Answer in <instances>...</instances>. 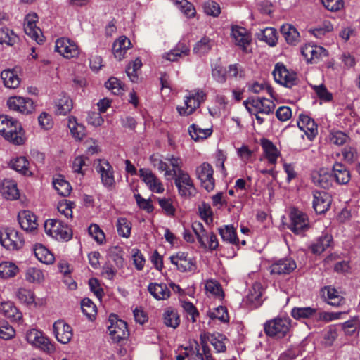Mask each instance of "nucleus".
I'll use <instances>...</instances> for the list:
<instances>
[{
  "instance_id": "64",
  "label": "nucleus",
  "mask_w": 360,
  "mask_h": 360,
  "mask_svg": "<svg viewBox=\"0 0 360 360\" xmlns=\"http://www.w3.org/2000/svg\"><path fill=\"white\" fill-rule=\"evenodd\" d=\"M349 139V136L342 131H335L331 133L330 141L338 146H342Z\"/></svg>"
},
{
  "instance_id": "16",
  "label": "nucleus",
  "mask_w": 360,
  "mask_h": 360,
  "mask_svg": "<svg viewBox=\"0 0 360 360\" xmlns=\"http://www.w3.org/2000/svg\"><path fill=\"white\" fill-rule=\"evenodd\" d=\"M301 53L307 63H316L320 59L328 54L326 49L314 44H306L302 47Z\"/></svg>"
},
{
  "instance_id": "40",
  "label": "nucleus",
  "mask_w": 360,
  "mask_h": 360,
  "mask_svg": "<svg viewBox=\"0 0 360 360\" xmlns=\"http://www.w3.org/2000/svg\"><path fill=\"white\" fill-rule=\"evenodd\" d=\"M315 314H316V309L310 307H294L291 311V316L297 320L315 318Z\"/></svg>"
},
{
  "instance_id": "47",
  "label": "nucleus",
  "mask_w": 360,
  "mask_h": 360,
  "mask_svg": "<svg viewBox=\"0 0 360 360\" xmlns=\"http://www.w3.org/2000/svg\"><path fill=\"white\" fill-rule=\"evenodd\" d=\"M321 300L328 304L338 307L345 304V300L340 294H322Z\"/></svg>"
},
{
  "instance_id": "60",
  "label": "nucleus",
  "mask_w": 360,
  "mask_h": 360,
  "mask_svg": "<svg viewBox=\"0 0 360 360\" xmlns=\"http://www.w3.org/2000/svg\"><path fill=\"white\" fill-rule=\"evenodd\" d=\"M105 86L115 95L122 94L123 91L122 82L116 77H110L105 83Z\"/></svg>"
},
{
  "instance_id": "61",
  "label": "nucleus",
  "mask_w": 360,
  "mask_h": 360,
  "mask_svg": "<svg viewBox=\"0 0 360 360\" xmlns=\"http://www.w3.org/2000/svg\"><path fill=\"white\" fill-rule=\"evenodd\" d=\"M178 270L181 272H193L196 269L195 262L193 259L189 258L184 261H176V265Z\"/></svg>"
},
{
  "instance_id": "43",
  "label": "nucleus",
  "mask_w": 360,
  "mask_h": 360,
  "mask_svg": "<svg viewBox=\"0 0 360 360\" xmlns=\"http://www.w3.org/2000/svg\"><path fill=\"white\" fill-rule=\"evenodd\" d=\"M19 41L18 36L12 30L8 27L0 29V44H6L8 46H13Z\"/></svg>"
},
{
  "instance_id": "35",
  "label": "nucleus",
  "mask_w": 360,
  "mask_h": 360,
  "mask_svg": "<svg viewBox=\"0 0 360 360\" xmlns=\"http://www.w3.org/2000/svg\"><path fill=\"white\" fill-rule=\"evenodd\" d=\"M53 185L57 193L63 197L68 196L72 191L70 184L66 181L63 176L58 175L57 177L53 178Z\"/></svg>"
},
{
  "instance_id": "9",
  "label": "nucleus",
  "mask_w": 360,
  "mask_h": 360,
  "mask_svg": "<svg viewBox=\"0 0 360 360\" xmlns=\"http://www.w3.org/2000/svg\"><path fill=\"white\" fill-rule=\"evenodd\" d=\"M206 98V94L201 89H198L190 93L185 100V106L177 107V110L181 115H191Z\"/></svg>"
},
{
  "instance_id": "17",
  "label": "nucleus",
  "mask_w": 360,
  "mask_h": 360,
  "mask_svg": "<svg viewBox=\"0 0 360 360\" xmlns=\"http://www.w3.org/2000/svg\"><path fill=\"white\" fill-rule=\"evenodd\" d=\"M140 178L152 192L162 193L165 188L160 179L149 169L141 168L139 170Z\"/></svg>"
},
{
  "instance_id": "8",
  "label": "nucleus",
  "mask_w": 360,
  "mask_h": 360,
  "mask_svg": "<svg viewBox=\"0 0 360 360\" xmlns=\"http://www.w3.org/2000/svg\"><path fill=\"white\" fill-rule=\"evenodd\" d=\"M195 174L203 188L207 192L214 190L215 187V179L213 176L214 169L210 163L205 162L197 167Z\"/></svg>"
},
{
  "instance_id": "12",
  "label": "nucleus",
  "mask_w": 360,
  "mask_h": 360,
  "mask_svg": "<svg viewBox=\"0 0 360 360\" xmlns=\"http://www.w3.org/2000/svg\"><path fill=\"white\" fill-rule=\"evenodd\" d=\"M243 105L245 108H252L253 110L265 115L272 114L276 107L273 101L259 96L249 97L243 101Z\"/></svg>"
},
{
  "instance_id": "19",
  "label": "nucleus",
  "mask_w": 360,
  "mask_h": 360,
  "mask_svg": "<svg viewBox=\"0 0 360 360\" xmlns=\"http://www.w3.org/2000/svg\"><path fill=\"white\" fill-rule=\"evenodd\" d=\"M313 197V207L317 214H323L330 208L331 197L328 193L314 191Z\"/></svg>"
},
{
  "instance_id": "6",
  "label": "nucleus",
  "mask_w": 360,
  "mask_h": 360,
  "mask_svg": "<svg viewBox=\"0 0 360 360\" xmlns=\"http://www.w3.org/2000/svg\"><path fill=\"white\" fill-rule=\"evenodd\" d=\"M177 172L172 176L174 177V184L178 189L179 195L181 197L193 195L195 188L189 174L183 169H179Z\"/></svg>"
},
{
  "instance_id": "4",
  "label": "nucleus",
  "mask_w": 360,
  "mask_h": 360,
  "mask_svg": "<svg viewBox=\"0 0 360 360\" xmlns=\"http://www.w3.org/2000/svg\"><path fill=\"white\" fill-rule=\"evenodd\" d=\"M290 322L289 318H275L264 323V330L268 336L282 338L288 333Z\"/></svg>"
},
{
  "instance_id": "13",
  "label": "nucleus",
  "mask_w": 360,
  "mask_h": 360,
  "mask_svg": "<svg viewBox=\"0 0 360 360\" xmlns=\"http://www.w3.org/2000/svg\"><path fill=\"white\" fill-rule=\"evenodd\" d=\"M7 105L11 110L27 115L32 113L35 109L34 103L31 98L20 96L10 97L7 101Z\"/></svg>"
},
{
  "instance_id": "44",
  "label": "nucleus",
  "mask_w": 360,
  "mask_h": 360,
  "mask_svg": "<svg viewBox=\"0 0 360 360\" xmlns=\"http://www.w3.org/2000/svg\"><path fill=\"white\" fill-rule=\"evenodd\" d=\"M117 230L119 236L128 238L131 236V223L125 217H120L117 219Z\"/></svg>"
},
{
  "instance_id": "2",
  "label": "nucleus",
  "mask_w": 360,
  "mask_h": 360,
  "mask_svg": "<svg viewBox=\"0 0 360 360\" xmlns=\"http://www.w3.org/2000/svg\"><path fill=\"white\" fill-rule=\"evenodd\" d=\"M44 229L47 235L57 240L68 241L72 237L71 229L58 219H47L44 223Z\"/></svg>"
},
{
  "instance_id": "31",
  "label": "nucleus",
  "mask_w": 360,
  "mask_h": 360,
  "mask_svg": "<svg viewBox=\"0 0 360 360\" xmlns=\"http://www.w3.org/2000/svg\"><path fill=\"white\" fill-rule=\"evenodd\" d=\"M164 324L167 327L176 328L180 324V316L176 309L169 307H167L162 314Z\"/></svg>"
},
{
  "instance_id": "29",
  "label": "nucleus",
  "mask_w": 360,
  "mask_h": 360,
  "mask_svg": "<svg viewBox=\"0 0 360 360\" xmlns=\"http://www.w3.org/2000/svg\"><path fill=\"white\" fill-rule=\"evenodd\" d=\"M1 78L4 86L9 89H16L20 84V79L13 69L3 70L1 73Z\"/></svg>"
},
{
  "instance_id": "10",
  "label": "nucleus",
  "mask_w": 360,
  "mask_h": 360,
  "mask_svg": "<svg viewBox=\"0 0 360 360\" xmlns=\"http://www.w3.org/2000/svg\"><path fill=\"white\" fill-rule=\"evenodd\" d=\"M108 323L109 334L115 341L119 342L128 337L129 330L127 323L118 319L117 315L111 314L108 319Z\"/></svg>"
},
{
  "instance_id": "26",
  "label": "nucleus",
  "mask_w": 360,
  "mask_h": 360,
  "mask_svg": "<svg viewBox=\"0 0 360 360\" xmlns=\"http://www.w3.org/2000/svg\"><path fill=\"white\" fill-rule=\"evenodd\" d=\"M190 53V47L186 41H180L175 47L166 53L165 58L169 61H177L179 58L186 56Z\"/></svg>"
},
{
  "instance_id": "18",
  "label": "nucleus",
  "mask_w": 360,
  "mask_h": 360,
  "mask_svg": "<svg viewBox=\"0 0 360 360\" xmlns=\"http://www.w3.org/2000/svg\"><path fill=\"white\" fill-rule=\"evenodd\" d=\"M53 330L56 338L62 344L68 343L73 335L72 327L63 320L56 321L53 326Z\"/></svg>"
},
{
  "instance_id": "24",
  "label": "nucleus",
  "mask_w": 360,
  "mask_h": 360,
  "mask_svg": "<svg viewBox=\"0 0 360 360\" xmlns=\"http://www.w3.org/2000/svg\"><path fill=\"white\" fill-rule=\"evenodd\" d=\"M332 173L334 180L339 185H345L350 181V172L342 163L335 162L333 166Z\"/></svg>"
},
{
  "instance_id": "30",
  "label": "nucleus",
  "mask_w": 360,
  "mask_h": 360,
  "mask_svg": "<svg viewBox=\"0 0 360 360\" xmlns=\"http://www.w3.org/2000/svg\"><path fill=\"white\" fill-rule=\"evenodd\" d=\"M261 146L268 162L270 164H276L280 153L274 143L270 140L263 138L261 139Z\"/></svg>"
},
{
  "instance_id": "22",
  "label": "nucleus",
  "mask_w": 360,
  "mask_h": 360,
  "mask_svg": "<svg viewBox=\"0 0 360 360\" xmlns=\"http://www.w3.org/2000/svg\"><path fill=\"white\" fill-rule=\"evenodd\" d=\"M231 35L235 39L236 45L243 51H247V46L250 44L252 38L248 30L238 25L231 27Z\"/></svg>"
},
{
  "instance_id": "59",
  "label": "nucleus",
  "mask_w": 360,
  "mask_h": 360,
  "mask_svg": "<svg viewBox=\"0 0 360 360\" xmlns=\"http://www.w3.org/2000/svg\"><path fill=\"white\" fill-rule=\"evenodd\" d=\"M15 330L14 328L5 321L0 322V338L4 340H11L14 338Z\"/></svg>"
},
{
  "instance_id": "15",
  "label": "nucleus",
  "mask_w": 360,
  "mask_h": 360,
  "mask_svg": "<svg viewBox=\"0 0 360 360\" xmlns=\"http://www.w3.org/2000/svg\"><path fill=\"white\" fill-rule=\"evenodd\" d=\"M26 340L30 344L44 352H50L53 350V345L49 342V339L41 331L35 328L30 329L26 333Z\"/></svg>"
},
{
  "instance_id": "20",
  "label": "nucleus",
  "mask_w": 360,
  "mask_h": 360,
  "mask_svg": "<svg viewBox=\"0 0 360 360\" xmlns=\"http://www.w3.org/2000/svg\"><path fill=\"white\" fill-rule=\"evenodd\" d=\"M0 314L11 322L22 323V314L12 302L6 301L0 303Z\"/></svg>"
},
{
  "instance_id": "32",
  "label": "nucleus",
  "mask_w": 360,
  "mask_h": 360,
  "mask_svg": "<svg viewBox=\"0 0 360 360\" xmlns=\"http://www.w3.org/2000/svg\"><path fill=\"white\" fill-rule=\"evenodd\" d=\"M333 241V237L328 233H323L310 247L314 254H321L324 252Z\"/></svg>"
},
{
  "instance_id": "45",
  "label": "nucleus",
  "mask_w": 360,
  "mask_h": 360,
  "mask_svg": "<svg viewBox=\"0 0 360 360\" xmlns=\"http://www.w3.org/2000/svg\"><path fill=\"white\" fill-rule=\"evenodd\" d=\"M229 340L225 335L217 333L211 335L210 342L217 352H224Z\"/></svg>"
},
{
  "instance_id": "39",
  "label": "nucleus",
  "mask_w": 360,
  "mask_h": 360,
  "mask_svg": "<svg viewBox=\"0 0 360 360\" xmlns=\"http://www.w3.org/2000/svg\"><path fill=\"white\" fill-rule=\"evenodd\" d=\"M259 40L265 41L271 46H276L277 43V32L276 30L272 27H266L260 31L257 34Z\"/></svg>"
},
{
  "instance_id": "23",
  "label": "nucleus",
  "mask_w": 360,
  "mask_h": 360,
  "mask_svg": "<svg viewBox=\"0 0 360 360\" xmlns=\"http://www.w3.org/2000/svg\"><path fill=\"white\" fill-rule=\"evenodd\" d=\"M20 227L26 231H32L37 229V217L30 210L20 211L18 214Z\"/></svg>"
},
{
  "instance_id": "33",
  "label": "nucleus",
  "mask_w": 360,
  "mask_h": 360,
  "mask_svg": "<svg viewBox=\"0 0 360 360\" xmlns=\"http://www.w3.org/2000/svg\"><path fill=\"white\" fill-rule=\"evenodd\" d=\"M219 233L224 241L233 245L239 243V238L237 236L236 229L233 225H225L218 229Z\"/></svg>"
},
{
  "instance_id": "41",
  "label": "nucleus",
  "mask_w": 360,
  "mask_h": 360,
  "mask_svg": "<svg viewBox=\"0 0 360 360\" xmlns=\"http://www.w3.org/2000/svg\"><path fill=\"white\" fill-rule=\"evenodd\" d=\"M188 132L192 139L195 141L205 139L211 136L212 129H201L197 124H193L188 128Z\"/></svg>"
},
{
  "instance_id": "5",
  "label": "nucleus",
  "mask_w": 360,
  "mask_h": 360,
  "mask_svg": "<svg viewBox=\"0 0 360 360\" xmlns=\"http://www.w3.org/2000/svg\"><path fill=\"white\" fill-rule=\"evenodd\" d=\"M96 172L100 175L102 185L109 191L115 187V170L111 164L105 159H98L95 167Z\"/></svg>"
},
{
  "instance_id": "48",
  "label": "nucleus",
  "mask_w": 360,
  "mask_h": 360,
  "mask_svg": "<svg viewBox=\"0 0 360 360\" xmlns=\"http://www.w3.org/2000/svg\"><path fill=\"white\" fill-rule=\"evenodd\" d=\"M338 336V329L335 326H330L323 334L322 343L325 347H330Z\"/></svg>"
},
{
  "instance_id": "56",
  "label": "nucleus",
  "mask_w": 360,
  "mask_h": 360,
  "mask_svg": "<svg viewBox=\"0 0 360 360\" xmlns=\"http://www.w3.org/2000/svg\"><path fill=\"white\" fill-rule=\"evenodd\" d=\"M192 229L194 231L200 246L207 248V243L205 241V236L207 233L203 224L200 222H195L192 224Z\"/></svg>"
},
{
  "instance_id": "38",
  "label": "nucleus",
  "mask_w": 360,
  "mask_h": 360,
  "mask_svg": "<svg viewBox=\"0 0 360 360\" xmlns=\"http://www.w3.org/2000/svg\"><path fill=\"white\" fill-rule=\"evenodd\" d=\"M37 259L44 264H51L54 262V256L41 244L37 245L34 249Z\"/></svg>"
},
{
  "instance_id": "49",
  "label": "nucleus",
  "mask_w": 360,
  "mask_h": 360,
  "mask_svg": "<svg viewBox=\"0 0 360 360\" xmlns=\"http://www.w3.org/2000/svg\"><path fill=\"white\" fill-rule=\"evenodd\" d=\"M109 257L112 259L115 265L120 268L123 266L124 262V251L121 247L113 246L109 250Z\"/></svg>"
},
{
  "instance_id": "63",
  "label": "nucleus",
  "mask_w": 360,
  "mask_h": 360,
  "mask_svg": "<svg viewBox=\"0 0 360 360\" xmlns=\"http://www.w3.org/2000/svg\"><path fill=\"white\" fill-rule=\"evenodd\" d=\"M42 271L37 268L30 267L25 274L26 280L29 282H39L43 278Z\"/></svg>"
},
{
  "instance_id": "53",
  "label": "nucleus",
  "mask_w": 360,
  "mask_h": 360,
  "mask_svg": "<svg viewBox=\"0 0 360 360\" xmlns=\"http://www.w3.org/2000/svg\"><path fill=\"white\" fill-rule=\"evenodd\" d=\"M208 315L211 319H218L224 323H226L229 320L227 309L222 306H219L214 308L213 311H210Z\"/></svg>"
},
{
  "instance_id": "3",
  "label": "nucleus",
  "mask_w": 360,
  "mask_h": 360,
  "mask_svg": "<svg viewBox=\"0 0 360 360\" xmlns=\"http://www.w3.org/2000/svg\"><path fill=\"white\" fill-rule=\"evenodd\" d=\"M0 243L8 250H18L25 244L22 233L11 227L0 229Z\"/></svg>"
},
{
  "instance_id": "57",
  "label": "nucleus",
  "mask_w": 360,
  "mask_h": 360,
  "mask_svg": "<svg viewBox=\"0 0 360 360\" xmlns=\"http://www.w3.org/2000/svg\"><path fill=\"white\" fill-rule=\"evenodd\" d=\"M24 30L26 34L34 39L37 43L40 44L43 41L39 37V35L41 34V30L37 27V25H32L31 22H25Z\"/></svg>"
},
{
  "instance_id": "37",
  "label": "nucleus",
  "mask_w": 360,
  "mask_h": 360,
  "mask_svg": "<svg viewBox=\"0 0 360 360\" xmlns=\"http://www.w3.org/2000/svg\"><path fill=\"white\" fill-rule=\"evenodd\" d=\"M56 114L66 115L72 109V101L66 94H61L60 98L56 101Z\"/></svg>"
},
{
  "instance_id": "42",
  "label": "nucleus",
  "mask_w": 360,
  "mask_h": 360,
  "mask_svg": "<svg viewBox=\"0 0 360 360\" xmlns=\"http://www.w3.org/2000/svg\"><path fill=\"white\" fill-rule=\"evenodd\" d=\"M68 128L72 136L78 140H82L85 135V127L84 125L77 122L75 117H70L68 120Z\"/></svg>"
},
{
  "instance_id": "27",
  "label": "nucleus",
  "mask_w": 360,
  "mask_h": 360,
  "mask_svg": "<svg viewBox=\"0 0 360 360\" xmlns=\"http://www.w3.org/2000/svg\"><path fill=\"white\" fill-rule=\"evenodd\" d=\"M131 46L130 40L124 36L120 37L112 45V52L116 58L121 60L124 58Z\"/></svg>"
},
{
  "instance_id": "11",
  "label": "nucleus",
  "mask_w": 360,
  "mask_h": 360,
  "mask_svg": "<svg viewBox=\"0 0 360 360\" xmlns=\"http://www.w3.org/2000/svg\"><path fill=\"white\" fill-rule=\"evenodd\" d=\"M272 75L276 82L285 87L292 88L297 84L296 73L290 72L282 63H276Z\"/></svg>"
},
{
  "instance_id": "7",
  "label": "nucleus",
  "mask_w": 360,
  "mask_h": 360,
  "mask_svg": "<svg viewBox=\"0 0 360 360\" xmlns=\"http://www.w3.org/2000/svg\"><path fill=\"white\" fill-rule=\"evenodd\" d=\"M289 229L296 235L304 236L309 229V220L307 214L298 210H293L290 214Z\"/></svg>"
},
{
  "instance_id": "51",
  "label": "nucleus",
  "mask_w": 360,
  "mask_h": 360,
  "mask_svg": "<svg viewBox=\"0 0 360 360\" xmlns=\"http://www.w3.org/2000/svg\"><path fill=\"white\" fill-rule=\"evenodd\" d=\"M211 48V40L208 37H203L195 44L193 52L198 56H202L208 53Z\"/></svg>"
},
{
  "instance_id": "25",
  "label": "nucleus",
  "mask_w": 360,
  "mask_h": 360,
  "mask_svg": "<svg viewBox=\"0 0 360 360\" xmlns=\"http://www.w3.org/2000/svg\"><path fill=\"white\" fill-rule=\"evenodd\" d=\"M1 193L4 198L9 200H16L20 196L17 184L12 179H4L2 181Z\"/></svg>"
},
{
  "instance_id": "14",
  "label": "nucleus",
  "mask_w": 360,
  "mask_h": 360,
  "mask_svg": "<svg viewBox=\"0 0 360 360\" xmlns=\"http://www.w3.org/2000/svg\"><path fill=\"white\" fill-rule=\"evenodd\" d=\"M55 51L66 58L77 57L79 53L77 44L65 37H61L56 40Z\"/></svg>"
},
{
  "instance_id": "58",
  "label": "nucleus",
  "mask_w": 360,
  "mask_h": 360,
  "mask_svg": "<svg viewBox=\"0 0 360 360\" xmlns=\"http://www.w3.org/2000/svg\"><path fill=\"white\" fill-rule=\"evenodd\" d=\"M204 12L213 17H217L221 13V8L218 3L213 1H208L203 4Z\"/></svg>"
},
{
  "instance_id": "50",
  "label": "nucleus",
  "mask_w": 360,
  "mask_h": 360,
  "mask_svg": "<svg viewBox=\"0 0 360 360\" xmlns=\"http://www.w3.org/2000/svg\"><path fill=\"white\" fill-rule=\"evenodd\" d=\"M342 329L348 335H354L360 328V320L355 316L342 324Z\"/></svg>"
},
{
  "instance_id": "54",
  "label": "nucleus",
  "mask_w": 360,
  "mask_h": 360,
  "mask_svg": "<svg viewBox=\"0 0 360 360\" xmlns=\"http://www.w3.org/2000/svg\"><path fill=\"white\" fill-rule=\"evenodd\" d=\"M188 354H187V358L188 360H205L202 346L200 347V345L195 342L194 345L188 347Z\"/></svg>"
},
{
  "instance_id": "52",
  "label": "nucleus",
  "mask_w": 360,
  "mask_h": 360,
  "mask_svg": "<svg viewBox=\"0 0 360 360\" xmlns=\"http://www.w3.org/2000/svg\"><path fill=\"white\" fill-rule=\"evenodd\" d=\"M81 308L84 314L89 319H92L96 314V306L89 298H84L82 300Z\"/></svg>"
},
{
  "instance_id": "46",
  "label": "nucleus",
  "mask_w": 360,
  "mask_h": 360,
  "mask_svg": "<svg viewBox=\"0 0 360 360\" xmlns=\"http://www.w3.org/2000/svg\"><path fill=\"white\" fill-rule=\"evenodd\" d=\"M18 271V267L12 262H4L0 264V277L8 278L14 277Z\"/></svg>"
},
{
  "instance_id": "55",
  "label": "nucleus",
  "mask_w": 360,
  "mask_h": 360,
  "mask_svg": "<svg viewBox=\"0 0 360 360\" xmlns=\"http://www.w3.org/2000/svg\"><path fill=\"white\" fill-rule=\"evenodd\" d=\"M89 234L98 243L103 244L105 240V236L103 230L96 224H92L88 229Z\"/></svg>"
},
{
  "instance_id": "34",
  "label": "nucleus",
  "mask_w": 360,
  "mask_h": 360,
  "mask_svg": "<svg viewBox=\"0 0 360 360\" xmlns=\"http://www.w3.org/2000/svg\"><path fill=\"white\" fill-rule=\"evenodd\" d=\"M281 33L288 44L295 45L298 43L300 33L292 25L290 24L283 25L281 27Z\"/></svg>"
},
{
  "instance_id": "1",
  "label": "nucleus",
  "mask_w": 360,
  "mask_h": 360,
  "mask_svg": "<svg viewBox=\"0 0 360 360\" xmlns=\"http://www.w3.org/2000/svg\"><path fill=\"white\" fill-rule=\"evenodd\" d=\"M0 134L6 141L15 145L24 143L20 123L8 115H0Z\"/></svg>"
},
{
  "instance_id": "36",
  "label": "nucleus",
  "mask_w": 360,
  "mask_h": 360,
  "mask_svg": "<svg viewBox=\"0 0 360 360\" xmlns=\"http://www.w3.org/2000/svg\"><path fill=\"white\" fill-rule=\"evenodd\" d=\"M9 166L11 169L24 176H27L28 174H31V172L29 171V162L24 156L12 159L9 162Z\"/></svg>"
},
{
  "instance_id": "28",
  "label": "nucleus",
  "mask_w": 360,
  "mask_h": 360,
  "mask_svg": "<svg viewBox=\"0 0 360 360\" xmlns=\"http://www.w3.org/2000/svg\"><path fill=\"white\" fill-rule=\"evenodd\" d=\"M313 182L324 188L328 189L333 185V181L334 180L333 173H329L326 170L322 169L316 174H314L312 176Z\"/></svg>"
},
{
  "instance_id": "62",
  "label": "nucleus",
  "mask_w": 360,
  "mask_h": 360,
  "mask_svg": "<svg viewBox=\"0 0 360 360\" xmlns=\"http://www.w3.org/2000/svg\"><path fill=\"white\" fill-rule=\"evenodd\" d=\"M158 203L160 207L164 210L166 215L173 217L175 214L176 210L169 198H158Z\"/></svg>"
},
{
  "instance_id": "21",
  "label": "nucleus",
  "mask_w": 360,
  "mask_h": 360,
  "mask_svg": "<svg viewBox=\"0 0 360 360\" xmlns=\"http://www.w3.org/2000/svg\"><path fill=\"white\" fill-rule=\"evenodd\" d=\"M270 268L273 274H290L296 269L297 263L293 259L285 257L273 263Z\"/></svg>"
}]
</instances>
